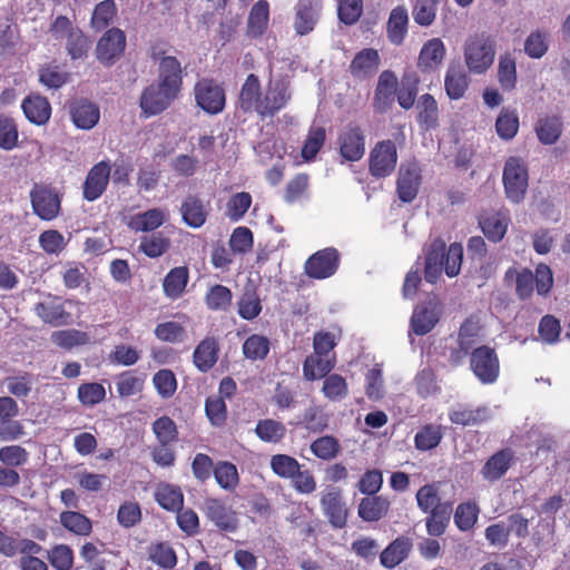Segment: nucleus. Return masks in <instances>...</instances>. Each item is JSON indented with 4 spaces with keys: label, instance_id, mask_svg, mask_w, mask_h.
Returning a JSON list of instances; mask_svg holds the SVG:
<instances>
[{
    "label": "nucleus",
    "instance_id": "09e8293b",
    "mask_svg": "<svg viewBox=\"0 0 570 570\" xmlns=\"http://www.w3.org/2000/svg\"><path fill=\"white\" fill-rule=\"evenodd\" d=\"M30 459L29 452L19 444H10L0 448V463L12 469L24 466Z\"/></svg>",
    "mask_w": 570,
    "mask_h": 570
},
{
    "label": "nucleus",
    "instance_id": "ea45409f",
    "mask_svg": "<svg viewBox=\"0 0 570 570\" xmlns=\"http://www.w3.org/2000/svg\"><path fill=\"white\" fill-rule=\"evenodd\" d=\"M444 86L448 96L458 100L464 96L469 87V78L461 68L450 67L445 75Z\"/></svg>",
    "mask_w": 570,
    "mask_h": 570
},
{
    "label": "nucleus",
    "instance_id": "a878e982",
    "mask_svg": "<svg viewBox=\"0 0 570 570\" xmlns=\"http://www.w3.org/2000/svg\"><path fill=\"white\" fill-rule=\"evenodd\" d=\"M510 224V217L508 212H495L490 215L482 216L479 220V225L485 235V237L494 243L500 242Z\"/></svg>",
    "mask_w": 570,
    "mask_h": 570
},
{
    "label": "nucleus",
    "instance_id": "774afa93",
    "mask_svg": "<svg viewBox=\"0 0 570 570\" xmlns=\"http://www.w3.org/2000/svg\"><path fill=\"white\" fill-rule=\"evenodd\" d=\"M47 558L56 570H70L73 564V552L67 544L53 546L48 551Z\"/></svg>",
    "mask_w": 570,
    "mask_h": 570
},
{
    "label": "nucleus",
    "instance_id": "f3484780",
    "mask_svg": "<svg viewBox=\"0 0 570 570\" xmlns=\"http://www.w3.org/2000/svg\"><path fill=\"white\" fill-rule=\"evenodd\" d=\"M157 85L178 96L183 85V69L175 57L166 56L160 59Z\"/></svg>",
    "mask_w": 570,
    "mask_h": 570
},
{
    "label": "nucleus",
    "instance_id": "37998d69",
    "mask_svg": "<svg viewBox=\"0 0 570 570\" xmlns=\"http://www.w3.org/2000/svg\"><path fill=\"white\" fill-rule=\"evenodd\" d=\"M60 523L68 531L86 537L91 533L92 524L88 517L77 511H63L60 513Z\"/></svg>",
    "mask_w": 570,
    "mask_h": 570
},
{
    "label": "nucleus",
    "instance_id": "864d4df0",
    "mask_svg": "<svg viewBox=\"0 0 570 570\" xmlns=\"http://www.w3.org/2000/svg\"><path fill=\"white\" fill-rule=\"evenodd\" d=\"M341 451L338 440L332 435L317 438L311 444V452L318 459L330 461L337 456Z\"/></svg>",
    "mask_w": 570,
    "mask_h": 570
},
{
    "label": "nucleus",
    "instance_id": "c03bdc74",
    "mask_svg": "<svg viewBox=\"0 0 570 570\" xmlns=\"http://www.w3.org/2000/svg\"><path fill=\"white\" fill-rule=\"evenodd\" d=\"M535 132L542 144L552 145L561 136L562 122L557 116L541 118L535 126Z\"/></svg>",
    "mask_w": 570,
    "mask_h": 570
},
{
    "label": "nucleus",
    "instance_id": "6ab92c4d",
    "mask_svg": "<svg viewBox=\"0 0 570 570\" xmlns=\"http://www.w3.org/2000/svg\"><path fill=\"white\" fill-rule=\"evenodd\" d=\"M446 49L440 38H432L425 41L420 50L417 68L422 72H433L443 62Z\"/></svg>",
    "mask_w": 570,
    "mask_h": 570
},
{
    "label": "nucleus",
    "instance_id": "72a5a7b5",
    "mask_svg": "<svg viewBox=\"0 0 570 570\" xmlns=\"http://www.w3.org/2000/svg\"><path fill=\"white\" fill-rule=\"evenodd\" d=\"M417 122L423 130L434 129L439 121V108L436 100L424 94L416 104Z\"/></svg>",
    "mask_w": 570,
    "mask_h": 570
},
{
    "label": "nucleus",
    "instance_id": "9d476101",
    "mask_svg": "<svg viewBox=\"0 0 570 570\" xmlns=\"http://www.w3.org/2000/svg\"><path fill=\"white\" fill-rule=\"evenodd\" d=\"M125 47V33L118 28H111L104 33L97 43V59L104 65H111L120 57Z\"/></svg>",
    "mask_w": 570,
    "mask_h": 570
},
{
    "label": "nucleus",
    "instance_id": "4be33fe9",
    "mask_svg": "<svg viewBox=\"0 0 570 570\" xmlns=\"http://www.w3.org/2000/svg\"><path fill=\"white\" fill-rule=\"evenodd\" d=\"M412 548L411 538L400 535L381 552L380 562L384 568L393 569L407 559Z\"/></svg>",
    "mask_w": 570,
    "mask_h": 570
},
{
    "label": "nucleus",
    "instance_id": "f704fd0d",
    "mask_svg": "<svg viewBox=\"0 0 570 570\" xmlns=\"http://www.w3.org/2000/svg\"><path fill=\"white\" fill-rule=\"evenodd\" d=\"M39 82L49 90H58L69 80V73L55 61L43 63L38 69Z\"/></svg>",
    "mask_w": 570,
    "mask_h": 570
},
{
    "label": "nucleus",
    "instance_id": "2eb2a0df",
    "mask_svg": "<svg viewBox=\"0 0 570 570\" xmlns=\"http://www.w3.org/2000/svg\"><path fill=\"white\" fill-rule=\"evenodd\" d=\"M110 171L111 168L108 161H100L89 170L83 184L85 199L94 202L104 194L108 186Z\"/></svg>",
    "mask_w": 570,
    "mask_h": 570
},
{
    "label": "nucleus",
    "instance_id": "052dcab7",
    "mask_svg": "<svg viewBox=\"0 0 570 570\" xmlns=\"http://www.w3.org/2000/svg\"><path fill=\"white\" fill-rule=\"evenodd\" d=\"M479 507L474 502H463L456 507L454 523L461 531L471 530L476 523Z\"/></svg>",
    "mask_w": 570,
    "mask_h": 570
},
{
    "label": "nucleus",
    "instance_id": "680f3d73",
    "mask_svg": "<svg viewBox=\"0 0 570 570\" xmlns=\"http://www.w3.org/2000/svg\"><path fill=\"white\" fill-rule=\"evenodd\" d=\"M117 9L112 0H105L98 3L92 12L91 26L97 31L106 29L112 23Z\"/></svg>",
    "mask_w": 570,
    "mask_h": 570
},
{
    "label": "nucleus",
    "instance_id": "3c124183",
    "mask_svg": "<svg viewBox=\"0 0 570 570\" xmlns=\"http://www.w3.org/2000/svg\"><path fill=\"white\" fill-rule=\"evenodd\" d=\"M269 340L259 334L248 336L243 344V354L247 360H264L269 353Z\"/></svg>",
    "mask_w": 570,
    "mask_h": 570
},
{
    "label": "nucleus",
    "instance_id": "c9c22d12",
    "mask_svg": "<svg viewBox=\"0 0 570 570\" xmlns=\"http://www.w3.org/2000/svg\"><path fill=\"white\" fill-rule=\"evenodd\" d=\"M218 358V344L213 337L202 341L194 351V363L197 368L205 372L212 368Z\"/></svg>",
    "mask_w": 570,
    "mask_h": 570
},
{
    "label": "nucleus",
    "instance_id": "c756f323",
    "mask_svg": "<svg viewBox=\"0 0 570 570\" xmlns=\"http://www.w3.org/2000/svg\"><path fill=\"white\" fill-rule=\"evenodd\" d=\"M154 498L166 511L175 512L184 507V493L178 485L159 483L155 488Z\"/></svg>",
    "mask_w": 570,
    "mask_h": 570
},
{
    "label": "nucleus",
    "instance_id": "e2e57ef3",
    "mask_svg": "<svg viewBox=\"0 0 570 570\" xmlns=\"http://www.w3.org/2000/svg\"><path fill=\"white\" fill-rule=\"evenodd\" d=\"M232 292L224 285H214L206 294V305L212 311H225L232 304Z\"/></svg>",
    "mask_w": 570,
    "mask_h": 570
},
{
    "label": "nucleus",
    "instance_id": "a211bd4d",
    "mask_svg": "<svg viewBox=\"0 0 570 570\" xmlns=\"http://www.w3.org/2000/svg\"><path fill=\"white\" fill-rule=\"evenodd\" d=\"M514 454L510 448L493 453L483 464L480 474L488 482L500 480L513 463Z\"/></svg>",
    "mask_w": 570,
    "mask_h": 570
},
{
    "label": "nucleus",
    "instance_id": "473e14b6",
    "mask_svg": "<svg viewBox=\"0 0 570 570\" xmlns=\"http://www.w3.org/2000/svg\"><path fill=\"white\" fill-rule=\"evenodd\" d=\"M449 419L453 424L458 425H478L489 421L491 412L487 406H478L475 409L459 406L450 411Z\"/></svg>",
    "mask_w": 570,
    "mask_h": 570
},
{
    "label": "nucleus",
    "instance_id": "de8ad7c7",
    "mask_svg": "<svg viewBox=\"0 0 570 570\" xmlns=\"http://www.w3.org/2000/svg\"><path fill=\"white\" fill-rule=\"evenodd\" d=\"M181 214L184 222L193 228L203 226L207 217V212L203 203L195 197H188L184 202L181 206Z\"/></svg>",
    "mask_w": 570,
    "mask_h": 570
},
{
    "label": "nucleus",
    "instance_id": "13d9d810",
    "mask_svg": "<svg viewBox=\"0 0 570 570\" xmlns=\"http://www.w3.org/2000/svg\"><path fill=\"white\" fill-rule=\"evenodd\" d=\"M51 342L59 347L71 350L72 347L87 344L89 336L87 333L78 330H62L51 334Z\"/></svg>",
    "mask_w": 570,
    "mask_h": 570
},
{
    "label": "nucleus",
    "instance_id": "b1692460",
    "mask_svg": "<svg viewBox=\"0 0 570 570\" xmlns=\"http://www.w3.org/2000/svg\"><path fill=\"white\" fill-rule=\"evenodd\" d=\"M380 61L379 51L366 48L356 53L350 65V71L355 78L364 79L376 72Z\"/></svg>",
    "mask_w": 570,
    "mask_h": 570
},
{
    "label": "nucleus",
    "instance_id": "49530a36",
    "mask_svg": "<svg viewBox=\"0 0 570 570\" xmlns=\"http://www.w3.org/2000/svg\"><path fill=\"white\" fill-rule=\"evenodd\" d=\"M286 426L272 419L259 420L255 428L256 435L264 442L278 443L286 435Z\"/></svg>",
    "mask_w": 570,
    "mask_h": 570
},
{
    "label": "nucleus",
    "instance_id": "bf43d9fd",
    "mask_svg": "<svg viewBox=\"0 0 570 570\" xmlns=\"http://www.w3.org/2000/svg\"><path fill=\"white\" fill-rule=\"evenodd\" d=\"M498 80L503 90L511 91L517 83L515 60L510 55L500 57L498 66Z\"/></svg>",
    "mask_w": 570,
    "mask_h": 570
},
{
    "label": "nucleus",
    "instance_id": "603ef678",
    "mask_svg": "<svg viewBox=\"0 0 570 570\" xmlns=\"http://www.w3.org/2000/svg\"><path fill=\"white\" fill-rule=\"evenodd\" d=\"M523 49L532 59L542 58L549 49V33L542 30L532 31L525 38Z\"/></svg>",
    "mask_w": 570,
    "mask_h": 570
},
{
    "label": "nucleus",
    "instance_id": "5701e85b",
    "mask_svg": "<svg viewBox=\"0 0 570 570\" xmlns=\"http://www.w3.org/2000/svg\"><path fill=\"white\" fill-rule=\"evenodd\" d=\"M407 9L404 6L393 8L386 22L387 40L394 46H401L407 35Z\"/></svg>",
    "mask_w": 570,
    "mask_h": 570
},
{
    "label": "nucleus",
    "instance_id": "4c0bfd02",
    "mask_svg": "<svg viewBox=\"0 0 570 570\" xmlns=\"http://www.w3.org/2000/svg\"><path fill=\"white\" fill-rule=\"evenodd\" d=\"M428 513L430 514L425 520L428 533L432 537L442 535L445 532L451 518L452 503L443 502L442 505L435 508L433 511H429Z\"/></svg>",
    "mask_w": 570,
    "mask_h": 570
},
{
    "label": "nucleus",
    "instance_id": "4d7b16f0",
    "mask_svg": "<svg viewBox=\"0 0 570 570\" xmlns=\"http://www.w3.org/2000/svg\"><path fill=\"white\" fill-rule=\"evenodd\" d=\"M495 129L500 138L512 139L519 129V117L514 110L502 109L495 121Z\"/></svg>",
    "mask_w": 570,
    "mask_h": 570
},
{
    "label": "nucleus",
    "instance_id": "8fccbe9b",
    "mask_svg": "<svg viewBox=\"0 0 570 570\" xmlns=\"http://www.w3.org/2000/svg\"><path fill=\"white\" fill-rule=\"evenodd\" d=\"M148 558L164 569H173L177 564V556L167 542H159L148 548Z\"/></svg>",
    "mask_w": 570,
    "mask_h": 570
},
{
    "label": "nucleus",
    "instance_id": "a18cd8bd",
    "mask_svg": "<svg viewBox=\"0 0 570 570\" xmlns=\"http://www.w3.org/2000/svg\"><path fill=\"white\" fill-rule=\"evenodd\" d=\"M334 366V360L316 354L306 357L303 364L304 377L309 381L324 377Z\"/></svg>",
    "mask_w": 570,
    "mask_h": 570
},
{
    "label": "nucleus",
    "instance_id": "69168bd1",
    "mask_svg": "<svg viewBox=\"0 0 570 570\" xmlns=\"http://www.w3.org/2000/svg\"><path fill=\"white\" fill-rule=\"evenodd\" d=\"M252 205L249 193L240 191L233 195L226 205V215L232 222L240 220Z\"/></svg>",
    "mask_w": 570,
    "mask_h": 570
},
{
    "label": "nucleus",
    "instance_id": "aec40b11",
    "mask_svg": "<svg viewBox=\"0 0 570 570\" xmlns=\"http://www.w3.org/2000/svg\"><path fill=\"white\" fill-rule=\"evenodd\" d=\"M21 108L26 118L38 126L46 125L51 117V105L49 100L39 94L27 96L22 100Z\"/></svg>",
    "mask_w": 570,
    "mask_h": 570
},
{
    "label": "nucleus",
    "instance_id": "6e6552de",
    "mask_svg": "<svg viewBox=\"0 0 570 570\" xmlns=\"http://www.w3.org/2000/svg\"><path fill=\"white\" fill-rule=\"evenodd\" d=\"M471 368L482 383H493L500 371L499 360L494 350L488 346L475 348L471 354Z\"/></svg>",
    "mask_w": 570,
    "mask_h": 570
},
{
    "label": "nucleus",
    "instance_id": "58836bf2",
    "mask_svg": "<svg viewBox=\"0 0 570 570\" xmlns=\"http://www.w3.org/2000/svg\"><path fill=\"white\" fill-rule=\"evenodd\" d=\"M504 281L507 283L515 281V292L522 299L530 297L533 293L534 276L528 268H522L521 271L514 267L509 268L505 272Z\"/></svg>",
    "mask_w": 570,
    "mask_h": 570
},
{
    "label": "nucleus",
    "instance_id": "2f4dec72",
    "mask_svg": "<svg viewBox=\"0 0 570 570\" xmlns=\"http://www.w3.org/2000/svg\"><path fill=\"white\" fill-rule=\"evenodd\" d=\"M444 249L445 244L440 239H435L431 243L425 259V279L433 284L435 283L444 269Z\"/></svg>",
    "mask_w": 570,
    "mask_h": 570
},
{
    "label": "nucleus",
    "instance_id": "0e129e2a",
    "mask_svg": "<svg viewBox=\"0 0 570 570\" xmlns=\"http://www.w3.org/2000/svg\"><path fill=\"white\" fill-rule=\"evenodd\" d=\"M301 464L288 454H274L271 458L272 471L282 479H291L298 472Z\"/></svg>",
    "mask_w": 570,
    "mask_h": 570
},
{
    "label": "nucleus",
    "instance_id": "7ed1b4c3",
    "mask_svg": "<svg viewBox=\"0 0 570 570\" xmlns=\"http://www.w3.org/2000/svg\"><path fill=\"white\" fill-rule=\"evenodd\" d=\"M203 513L219 531L235 532L239 520L237 512L224 499L208 497L203 503Z\"/></svg>",
    "mask_w": 570,
    "mask_h": 570
},
{
    "label": "nucleus",
    "instance_id": "f257e3e1",
    "mask_svg": "<svg viewBox=\"0 0 570 570\" xmlns=\"http://www.w3.org/2000/svg\"><path fill=\"white\" fill-rule=\"evenodd\" d=\"M494 40L485 33L470 36L464 43V61L470 72L484 73L493 65Z\"/></svg>",
    "mask_w": 570,
    "mask_h": 570
},
{
    "label": "nucleus",
    "instance_id": "79ce46f5",
    "mask_svg": "<svg viewBox=\"0 0 570 570\" xmlns=\"http://www.w3.org/2000/svg\"><path fill=\"white\" fill-rule=\"evenodd\" d=\"M213 475L217 484L226 491H234L239 484L238 470L229 461H218L215 464Z\"/></svg>",
    "mask_w": 570,
    "mask_h": 570
},
{
    "label": "nucleus",
    "instance_id": "bb28decb",
    "mask_svg": "<svg viewBox=\"0 0 570 570\" xmlns=\"http://www.w3.org/2000/svg\"><path fill=\"white\" fill-rule=\"evenodd\" d=\"M390 501L383 495H368L363 498L358 504V517L366 522H374L383 519L390 511Z\"/></svg>",
    "mask_w": 570,
    "mask_h": 570
},
{
    "label": "nucleus",
    "instance_id": "cd10ccee",
    "mask_svg": "<svg viewBox=\"0 0 570 570\" xmlns=\"http://www.w3.org/2000/svg\"><path fill=\"white\" fill-rule=\"evenodd\" d=\"M173 92L164 89L159 85H151L145 90V116H153L166 110L177 98Z\"/></svg>",
    "mask_w": 570,
    "mask_h": 570
},
{
    "label": "nucleus",
    "instance_id": "412c9836",
    "mask_svg": "<svg viewBox=\"0 0 570 570\" xmlns=\"http://www.w3.org/2000/svg\"><path fill=\"white\" fill-rule=\"evenodd\" d=\"M397 90V78L393 71H383L377 80L374 94V107L379 111L387 110L394 101Z\"/></svg>",
    "mask_w": 570,
    "mask_h": 570
},
{
    "label": "nucleus",
    "instance_id": "7c9ffc66",
    "mask_svg": "<svg viewBox=\"0 0 570 570\" xmlns=\"http://www.w3.org/2000/svg\"><path fill=\"white\" fill-rule=\"evenodd\" d=\"M35 312L46 324L52 326L67 324L70 317V314L66 312L63 305L51 298L37 303Z\"/></svg>",
    "mask_w": 570,
    "mask_h": 570
},
{
    "label": "nucleus",
    "instance_id": "393cba45",
    "mask_svg": "<svg viewBox=\"0 0 570 570\" xmlns=\"http://www.w3.org/2000/svg\"><path fill=\"white\" fill-rule=\"evenodd\" d=\"M263 95L264 92L262 91L258 77L250 73L242 86L239 94V107L244 111H255L259 115Z\"/></svg>",
    "mask_w": 570,
    "mask_h": 570
},
{
    "label": "nucleus",
    "instance_id": "f8f14e48",
    "mask_svg": "<svg viewBox=\"0 0 570 570\" xmlns=\"http://www.w3.org/2000/svg\"><path fill=\"white\" fill-rule=\"evenodd\" d=\"M338 150L346 161H358L365 154V136L357 126H348L338 137Z\"/></svg>",
    "mask_w": 570,
    "mask_h": 570
},
{
    "label": "nucleus",
    "instance_id": "6e6d98bb",
    "mask_svg": "<svg viewBox=\"0 0 570 570\" xmlns=\"http://www.w3.org/2000/svg\"><path fill=\"white\" fill-rule=\"evenodd\" d=\"M326 138L325 129L321 126L313 125L307 134L306 140L302 148V157L305 161L313 160L320 149L323 147Z\"/></svg>",
    "mask_w": 570,
    "mask_h": 570
},
{
    "label": "nucleus",
    "instance_id": "e433bc0d",
    "mask_svg": "<svg viewBox=\"0 0 570 570\" xmlns=\"http://www.w3.org/2000/svg\"><path fill=\"white\" fill-rule=\"evenodd\" d=\"M189 273L187 267L173 268L164 278L163 288L167 297L176 299L180 297L187 286Z\"/></svg>",
    "mask_w": 570,
    "mask_h": 570
},
{
    "label": "nucleus",
    "instance_id": "39448f33",
    "mask_svg": "<svg viewBox=\"0 0 570 570\" xmlns=\"http://www.w3.org/2000/svg\"><path fill=\"white\" fill-rule=\"evenodd\" d=\"M340 265V254L333 247L321 249L305 263L304 269L308 277L325 279L334 275Z\"/></svg>",
    "mask_w": 570,
    "mask_h": 570
},
{
    "label": "nucleus",
    "instance_id": "423d86ee",
    "mask_svg": "<svg viewBox=\"0 0 570 570\" xmlns=\"http://www.w3.org/2000/svg\"><path fill=\"white\" fill-rule=\"evenodd\" d=\"M321 507L328 522L336 529H342L347 523L348 509L343 501L342 490L335 487H327L321 495Z\"/></svg>",
    "mask_w": 570,
    "mask_h": 570
},
{
    "label": "nucleus",
    "instance_id": "9b49d317",
    "mask_svg": "<svg viewBox=\"0 0 570 570\" xmlns=\"http://www.w3.org/2000/svg\"><path fill=\"white\" fill-rule=\"evenodd\" d=\"M291 99V92L284 81L271 80L264 91L259 116L272 117L283 109Z\"/></svg>",
    "mask_w": 570,
    "mask_h": 570
},
{
    "label": "nucleus",
    "instance_id": "f03ea898",
    "mask_svg": "<svg viewBox=\"0 0 570 570\" xmlns=\"http://www.w3.org/2000/svg\"><path fill=\"white\" fill-rule=\"evenodd\" d=\"M528 168L520 157H509L503 169V185L507 197L513 203L523 200L528 188Z\"/></svg>",
    "mask_w": 570,
    "mask_h": 570
},
{
    "label": "nucleus",
    "instance_id": "a19ab883",
    "mask_svg": "<svg viewBox=\"0 0 570 570\" xmlns=\"http://www.w3.org/2000/svg\"><path fill=\"white\" fill-rule=\"evenodd\" d=\"M443 439V430L438 424H425L416 432L414 445L419 451H430L435 449Z\"/></svg>",
    "mask_w": 570,
    "mask_h": 570
},
{
    "label": "nucleus",
    "instance_id": "dca6fc26",
    "mask_svg": "<svg viewBox=\"0 0 570 570\" xmlns=\"http://www.w3.org/2000/svg\"><path fill=\"white\" fill-rule=\"evenodd\" d=\"M442 314L438 302L430 301L415 307L411 317V327L416 335H425L433 330Z\"/></svg>",
    "mask_w": 570,
    "mask_h": 570
},
{
    "label": "nucleus",
    "instance_id": "0eeeda50",
    "mask_svg": "<svg viewBox=\"0 0 570 570\" xmlns=\"http://www.w3.org/2000/svg\"><path fill=\"white\" fill-rule=\"evenodd\" d=\"M195 99L197 105L208 114L216 115L225 107V92L212 79H202L195 85Z\"/></svg>",
    "mask_w": 570,
    "mask_h": 570
},
{
    "label": "nucleus",
    "instance_id": "338daca9",
    "mask_svg": "<svg viewBox=\"0 0 570 570\" xmlns=\"http://www.w3.org/2000/svg\"><path fill=\"white\" fill-rule=\"evenodd\" d=\"M18 126L13 118L0 116V148L12 150L18 146Z\"/></svg>",
    "mask_w": 570,
    "mask_h": 570
},
{
    "label": "nucleus",
    "instance_id": "4468645a",
    "mask_svg": "<svg viewBox=\"0 0 570 570\" xmlns=\"http://www.w3.org/2000/svg\"><path fill=\"white\" fill-rule=\"evenodd\" d=\"M322 11L321 0H298L295 7L294 28L297 35L305 36L313 31Z\"/></svg>",
    "mask_w": 570,
    "mask_h": 570
},
{
    "label": "nucleus",
    "instance_id": "5fc2aeb1",
    "mask_svg": "<svg viewBox=\"0 0 570 570\" xmlns=\"http://www.w3.org/2000/svg\"><path fill=\"white\" fill-rule=\"evenodd\" d=\"M79 30L81 29L66 16L56 17L49 27L51 38L63 43L73 38Z\"/></svg>",
    "mask_w": 570,
    "mask_h": 570
},
{
    "label": "nucleus",
    "instance_id": "20e7f679",
    "mask_svg": "<svg viewBox=\"0 0 570 570\" xmlns=\"http://www.w3.org/2000/svg\"><path fill=\"white\" fill-rule=\"evenodd\" d=\"M370 173L372 176L383 178L390 176L396 167V146L391 140L379 141L370 153Z\"/></svg>",
    "mask_w": 570,
    "mask_h": 570
},
{
    "label": "nucleus",
    "instance_id": "ddd939ff",
    "mask_svg": "<svg viewBox=\"0 0 570 570\" xmlns=\"http://www.w3.org/2000/svg\"><path fill=\"white\" fill-rule=\"evenodd\" d=\"M68 112L73 125L83 130L94 128L100 118L99 107L83 98L70 101L68 104Z\"/></svg>",
    "mask_w": 570,
    "mask_h": 570
},
{
    "label": "nucleus",
    "instance_id": "1a4fd4ad",
    "mask_svg": "<svg viewBox=\"0 0 570 570\" xmlns=\"http://www.w3.org/2000/svg\"><path fill=\"white\" fill-rule=\"evenodd\" d=\"M33 212L45 220L56 218L60 210V198L55 188L35 186L30 193Z\"/></svg>",
    "mask_w": 570,
    "mask_h": 570
},
{
    "label": "nucleus",
    "instance_id": "c85d7f7f",
    "mask_svg": "<svg viewBox=\"0 0 570 570\" xmlns=\"http://www.w3.org/2000/svg\"><path fill=\"white\" fill-rule=\"evenodd\" d=\"M420 173L415 165L401 167L397 178V194L402 202H412L417 194Z\"/></svg>",
    "mask_w": 570,
    "mask_h": 570
}]
</instances>
